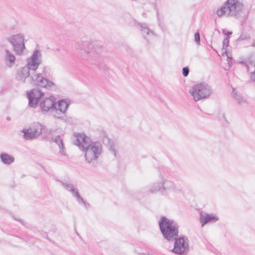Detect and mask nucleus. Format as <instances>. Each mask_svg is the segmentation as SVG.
<instances>
[{
	"label": "nucleus",
	"mask_w": 255,
	"mask_h": 255,
	"mask_svg": "<svg viewBox=\"0 0 255 255\" xmlns=\"http://www.w3.org/2000/svg\"><path fill=\"white\" fill-rule=\"evenodd\" d=\"M158 225L163 238L168 242L174 241L178 236L179 225L175 221L162 216L158 221Z\"/></svg>",
	"instance_id": "obj_1"
},
{
	"label": "nucleus",
	"mask_w": 255,
	"mask_h": 255,
	"mask_svg": "<svg viewBox=\"0 0 255 255\" xmlns=\"http://www.w3.org/2000/svg\"><path fill=\"white\" fill-rule=\"evenodd\" d=\"M76 48L82 54H88L89 60H98L101 58V54L103 52V47L98 44H93L89 41H81L76 44Z\"/></svg>",
	"instance_id": "obj_2"
},
{
	"label": "nucleus",
	"mask_w": 255,
	"mask_h": 255,
	"mask_svg": "<svg viewBox=\"0 0 255 255\" xmlns=\"http://www.w3.org/2000/svg\"><path fill=\"white\" fill-rule=\"evenodd\" d=\"M102 145L99 141L92 142L83 150L85 152L86 161L89 163H92L93 166L96 167V160L102 153Z\"/></svg>",
	"instance_id": "obj_3"
},
{
	"label": "nucleus",
	"mask_w": 255,
	"mask_h": 255,
	"mask_svg": "<svg viewBox=\"0 0 255 255\" xmlns=\"http://www.w3.org/2000/svg\"><path fill=\"white\" fill-rule=\"evenodd\" d=\"M189 93L193 97L195 101L208 98L212 93L211 87L205 83L195 85L189 90Z\"/></svg>",
	"instance_id": "obj_4"
},
{
	"label": "nucleus",
	"mask_w": 255,
	"mask_h": 255,
	"mask_svg": "<svg viewBox=\"0 0 255 255\" xmlns=\"http://www.w3.org/2000/svg\"><path fill=\"white\" fill-rule=\"evenodd\" d=\"M174 248L172 251L177 255H186L189 250V240L185 236L177 237L174 240Z\"/></svg>",
	"instance_id": "obj_5"
},
{
	"label": "nucleus",
	"mask_w": 255,
	"mask_h": 255,
	"mask_svg": "<svg viewBox=\"0 0 255 255\" xmlns=\"http://www.w3.org/2000/svg\"><path fill=\"white\" fill-rule=\"evenodd\" d=\"M43 126L36 122L31 125L28 128H24L21 132L22 137L26 140H31L37 138L42 133Z\"/></svg>",
	"instance_id": "obj_6"
},
{
	"label": "nucleus",
	"mask_w": 255,
	"mask_h": 255,
	"mask_svg": "<svg viewBox=\"0 0 255 255\" xmlns=\"http://www.w3.org/2000/svg\"><path fill=\"white\" fill-rule=\"evenodd\" d=\"M6 40L12 45L16 54H21L25 48L24 36L21 34L11 35L7 37Z\"/></svg>",
	"instance_id": "obj_7"
},
{
	"label": "nucleus",
	"mask_w": 255,
	"mask_h": 255,
	"mask_svg": "<svg viewBox=\"0 0 255 255\" xmlns=\"http://www.w3.org/2000/svg\"><path fill=\"white\" fill-rule=\"evenodd\" d=\"M227 15L237 17L243 8V4L238 0H227Z\"/></svg>",
	"instance_id": "obj_8"
},
{
	"label": "nucleus",
	"mask_w": 255,
	"mask_h": 255,
	"mask_svg": "<svg viewBox=\"0 0 255 255\" xmlns=\"http://www.w3.org/2000/svg\"><path fill=\"white\" fill-rule=\"evenodd\" d=\"M29 82L33 85H38L47 89H49L52 86H54V83L53 82L44 78L41 74L31 76Z\"/></svg>",
	"instance_id": "obj_9"
},
{
	"label": "nucleus",
	"mask_w": 255,
	"mask_h": 255,
	"mask_svg": "<svg viewBox=\"0 0 255 255\" xmlns=\"http://www.w3.org/2000/svg\"><path fill=\"white\" fill-rule=\"evenodd\" d=\"M39 107L43 113L53 114L55 109V99L53 96L42 99L39 103Z\"/></svg>",
	"instance_id": "obj_10"
},
{
	"label": "nucleus",
	"mask_w": 255,
	"mask_h": 255,
	"mask_svg": "<svg viewBox=\"0 0 255 255\" xmlns=\"http://www.w3.org/2000/svg\"><path fill=\"white\" fill-rule=\"evenodd\" d=\"M41 55L40 51L39 50H35L30 58L28 60L25 66L28 67L29 70L36 71L41 63V61L38 59Z\"/></svg>",
	"instance_id": "obj_11"
},
{
	"label": "nucleus",
	"mask_w": 255,
	"mask_h": 255,
	"mask_svg": "<svg viewBox=\"0 0 255 255\" xmlns=\"http://www.w3.org/2000/svg\"><path fill=\"white\" fill-rule=\"evenodd\" d=\"M75 136L76 139L74 141V144L78 146L79 148L82 151L93 142L89 137L87 136L83 133H78Z\"/></svg>",
	"instance_id": "obj_12"
},
{
	"label": "nucleus",
	"mask_w": 255,
	"mask_h": 255,
	"mask_svg": "<svg viewBox=\"0 0 255 255\" xmlns=\"http://www.w3.org/2000/svg\"><path fill=\"white\" fill-rule=\"evenodd\" d=\"M69 104L65 100H59L57 103L55 100V109H54V116L55 118L63 120V117L58 116L64 114L69 107Z\"/></svg>",
	"instance_id": "obj_13"
},
{
	"label": "nucleus",
	"mask_w": 255,
	"mask_h": 255,
	"mask_svg": "<svg viewBox=\"0 0 255 255\" xmlns=\"http://www.w3.org/2000/svg\"><path fill=\"white\" fill-rule=\"evenodd\" d=\"M99 137L102 139L103 143L107 145L109 150L116 157L117 156V151L115 149L114 141L109 137L107 133L104 130L100 131Z\"/></svg>",
	"instance_id": "obj_14"
},
{
	"label": "nucleus",
	"mask_w": 255,
	"mask_h": 255,
	"mask_svg": "<svg viewBox=\"0 0 255 255\" xmlns=\"http://www.w3.org/2000/svg\"><path fill=\"white\" fill-rule=\"evenodd\" d=\"M28 68L25 66L18 68L16 71V79L18 81L24 82L26 78L30 76V70Z\"/></svg>",
	"instance_id": "obj_15"
},
{
	"label": "nucleus",
	"mask_w": 255,
	"mask_h": 255,
	"mask_svg": "<svg viewBox=\"0 0 255 255\" xmlns=\"http://www.w3.org/2000/svg\"><path fill=\"white\" fill-rule=\"evenodd\" d=\"M219 220V218L217 216L213 214L205 213L201 214L200 221L202 227H203L206 224L215 223Z\"/></svg>",
	"instance_id": "obj_16"
},
{
	"label": "nucleus",
	"mask_w": 255,
	"mask_h": 255,
	"mask_svg": "<svg viewBox=\"0 0 255 255\" xmlns=\"http://www.w3.org/2000/svg\"><path fill=\"white\" fill-rule=\"evenodd\" d=\"M101 58L97 61L94 60V59H91L90 61L92 63L97 65L98 69L103 72L104 74L107 75L109 74L110 69L104 63V60L105 58L102 55V54H101Z\"/></svg>",
	"instance_id": "obj_17"
},
{
	"label": "nucleus",
	"mask_w": 255,
	"mask_h": 255,
	"mask_svg": "<svg viewBox=\"0 0 255 255\" xmlns=\"http://www.w3.org/2000/svg\"><path fill=\"white\" fill-rule=\"evenodd\" d=\"M0 160L4 164L10 165L14 162L15 158L6 152H2L0 154Z\"/></svg>",
	"instance_id": "obj_18"
},
{
	"label": "nucleus",
	"mask_w": 255,
	"mask_h": 255,
	"mask_svg": "<svg viewBox=\"0 0 255 255\" xmlns=\"http://www.w3.org/2000/svg\"><path fill=\"white\" fill-rule=\"evenodd\" d=\"M4 60L7 65L10 67L15 61V57L10 51L6 49Z\"/></svg>",
	"instance_id": "obj_19"
},
{
	"label": "nucleus",
	"mask_w": 255,
	"mask_h": 255,
	"mask_svg": "<svg viewBox=\"0 0 255 255\" xmlns=\"http://www.w3.org/2000/svg\"><path fill=\"white\" fill-rule=\"evenodd\" d=\"M159 176L161 179L162 185H163V188L164 191L168 190L172 188H173L174 187V184L173 182H172L171 181L168 180H164L163 178V176H162L161 171H160V168H159Z\"/></svg>",
	"instance_id": "obj_20"
},
{
	"label": "nucleus",
	"mask_w": 255,
	"mask_h": 255,
	"mask_svg": "<svg viewBox=\"0 0 255 255\" xmlns=\"http://www.w3.org/2000/svg\"><path fill=\"white\" fill-rule=\"evenodd\" d=\"M57 181L61 183L63 188L67 191L70 192L71 194H73L76 190L78 189L75 188L73 184L69 183L67 181H64L59 179H57Z\"/></svg>",
	"instance_id": "obj_21"
},
{
	"label": "nucleus",
	"mask_w": 255,
	"mask_h": 255,
	"mask_svg": "<svg viewBox=\"0 0 255 255\" xmlns=\"http://www.w3.org/2000/svg\"><path fill=\"white\" fill-rule=\"evenodd\" d=\"M52 139L58 145L61 154L64 155V146L61 137L60 135L54 136L52 137Z\"/></svg>",
	"instance_id": "obj_22"
},
{
	"label": "nucleus",
	"mask_w": 255,
	"mask_h": 255,
	"mask_svg": "<svg viewBox=\"0 0 255 255\" xmlns=\"http://www.w3.org/2000/svg\"><path fill=\"white\" fill-rule=\"evenodd\" d=\"M28 95H31L32 97L36 98V99L40 101L42 97L44 95V93L38 89H33L27 93Z\"/></svg>",
	"instance_id": "obj_23"
},
{
	"label": "nucleus",
	"mask_w": 255,
	"mask_h": 255,
	"mask_svg": "<svg viewBox=\"0 0 255 255\" xmlns=\"http://www.w3.org/2000/svg\"><path fill=\"white\" fill-rule=\"evenodd\" d=\"M138 25L140 26V31L142 32V34L145 38H146L145 35H149L150 33L153 34V31L149 29L146 23H138Z\"/></svg>",
	"instance_id": "obj_24"
},
{
	"label": "nucleus",
	"mask_w": 255,
	"mask_h": 255,
	"mask_svg": "<svg viewBox=\"0 0 255 255\" xmlns=\"http://www.w3.org/2000/svg\"><path fill=\"white\" fill-rule=\"evenodd\" d=\"M233 97L239 105H242L246 102V99L234 89H233Z\"/></svg>",
	"instance_id": "obj_25"
},
{
	"label": "nucleus",
	"mask_w": 255,
	"mask_h": 255,
	"mask_svg": "<svg viewBox=\"0 0 255 255\" xmlns=\"http://www.w3.org/2000/svg\"><path fill=\"white\" fill-rule=\"evenodd\" d=\"M151 193H154L156 192H159L163 194V188L162 181L159 183H156L153 184L149 190Z\"/></svg>",
	"instance_id": "obj_26"
},
{
	"label": "nucleus",
	"mask_w": 255,
	"mask_h": 255,
	"mask_svg": "<svg viewBox=\"0 0 255 255\" xmlns=\"http://www.w3.org/2000/svg\"><path fill=\"white\" fill-rule=\"evenodd\" d=\"M27 97L28 99V105L30 107L36 108L38 104L40 103V101L37 100L36 98L32 97L31 95L27 94Z\"/></svg>",
	"instance_id": "obj_27"
},
{
	"label": "nucleus",
	"mask_w": 255,
	"mask_h": 255,
	"mask_svg": "<svg viewBox=\"0 0 255 255\" xmlns=\"http://www.w3.org/2000/svg\"><path fill=\"white\" fill-rule=\"evenodd\" d=\"M226 5V2L219 8L217 10V14L219 17L223 16L225 14H227V8Z\"/></svg>",
	"instance_id": "obj_28"
},
{
	"label": "nucleus",
	"mask_w": 255,
	"mask_h": 255,
	"mask_svg": "<svg viewBox=\"0 0 255 255\" xmlns=\"http://www.w3.org/2000/svg\"><path fill=\"white\" fill-rule=\"evenodd\" d=\"M251 38L250 34L248 33L242 32L240 37L237 39V42L249 40Z\"/></svg>",
	"instance_id": "obj_29"
},
{
	"label": "nucleus",
	"mask_w": 255,
	"mask_h": 255,
	"mask_svg": "<svg viewBox=\"0 0 255 255\" xmlns=\"http://www.w3.org/2000/svg\"><path fill=\"white\" fill-rule=\"evenodd\" d=\"M230 38V36H227L226 37H225L223 41L222 49L223 50H225V53H227L226 50H227L228 46H229Z\"/></svg>",
	"instance_id": "obj_30"
},
{
	"label": "nucleus",
	"mask_w": 255,
	"mask_h": 255,
	"mask_svg": "<svg viewBox=\"0 0 255 255\" xmlns=\"http://www.w3.org/2000/svg\"><path fill=\"white\" fill-rule=\"evenodd\" d=\"M72 195L76 199L79 204H80V201H83V198L81 196L78 189Z\"/></svg>",
	"instance_id": "obj_31"
},
{
	"label": "nucleus",
	"mask_w": 255,
	"mask_h": 255,
	"mask_svg": "<svg viewBox=\"0 0 255 255\" xmlns=\"http://www.w3.org/2000/svg\"><path fill=\"white\" fill-rule=\"evenodd\" d=\"M72 195L76 199L79 204H80V201H83V198L81 196L78 189Z\"/></svg>",
	"instance_id": "obj_32"
},
{
	"label": "nucleus",
	"mask_w": 255,
	"mask_h": 255,
	"mask_svg": "<svg viewBox=\"0 0 255 255\" xmlns=\"http://www.w3.org/2000/svg\"><path fill=\"white\" fill-rule=\"evenodd\" d=\"M194 40L197 45L200 44V36L199 32H197L194 34Z\"/></svg>",
	"instance_id": "obj_33"
},
{
	"label": "nucleus",
	"mask_w": 255,
	"mask_h": 255,
	"mask_svg": "<svg viewBox=\"0 0 255 255\" xmlns=\"http://www.w3.org/2000/svg\"><path fill=\"white\" fill-rule=\"evenodd\" d=\"M189 73V69L188 67H183L182 69V74L184 77H187Z\"/></svg>",
	"instance_id": "obj_34"
},
{
	"label": "nucleus",
	"mask_w": 255,
	"mask_h": 255,
	"mask_svg": "<svg viewBox=\"0 0 255 255\" xmlns=\"http://www.w3.org/2000/svg\"><path fill=\"white\" fill-rule=\"evenodd\" d=\"M82 204L83 206L86 208V209L88 208L90 206V204L87 202L83 198V201H80V204Z\"/></svg>",
	"instance_id": "obj_35"
},
{
	"label": "nucleus",
	"mask_w": 255,
	"mask_h": 255,
	"mask_svg": "<svg viewBox=\"0 0 255 255\" xmlns=\"http://www.w3.org/2000/svg\"><path fill=\"white\" fill-rule=\"evenodd\" d=\"M14 219L18 222H19L20 223H21L22 225L25 226L27 227V224L23 220L20 219V218H14Z\"/></svg>",
	"instance_id": "obj_36"
},
{
	"label": "nucleus",
	"mask_w": 255,
	"mask_h": 255,
	"mask_svg": "<svg viewBox=\"0 0 255 255\" xmlns=\"http://www.w3.org/2000/svg\"><path fill=\"white\" fill-rule=\"evenodd\" d=\"M222 32L224 35H228V36L232 34V32L226 31L225 29H223Z\"/></svg>",
	"instance_id": "obj_37"
},
{
	"label": "nucleus",
	"mask_w": 255,
	"mask_h": 255,
	"mask_svg": "<svg viewBox=\"0 0 255 255\" xmlns=\"http://www.w3.org/2000/svg\"><path fill=\"white\" fill-rule=\"evenodd\" d=\"M251 46L253 47H255V39H254L253 42Z\"/></svg>",
	"instance_id": "obj_38"
},
{
	"label": "nucleus",
	"mask_w": 255,
	"mask_h": 255,
	"mask_svg": "<svg viewBox=\"0 0 255 255\" xmlns=\"http://www.w3.org/2000/svg\"><path fill=\"white\" fill-rule=\"evenodd\" d=\"M6 120H7V121H10V118L9 117H7L6 118Z\"/></svg>",
	"instance_id": "obj_39"
},
{
	"label": "nucleus",
	"mask_w": 255,
	"mask_h": 255,
	"mask_svg": "<svg viewBox=\"0 0 255 255\" xmlns=\"http://www.w3.org/2000/svg\"><path fill=\"white\" fill-rule=\"evenodd\" d=\"M157 16L158 17V19H159V17H158V12H157Z\"/></svg>",
	"instance_id": "obj_40"
},
{
	"label": "nucleus",
	"mask_w": 255,
	"mask_h": 255,
	"mask_svg": "<svg viewBox=\"0 0 255 255\" xmlns=\"http://www.w3.org/2000/svg\"><path fill=\"white\" fill-rule=\"evenodd\" d=\"M46 236H47V238H48V236L47 234H46Z\"/></svg>",
	"instance_id": "obj_41"
},
{
	"label": "nucleus",
	"mask_w": 255,
	"mask_h": 255,
	"mask_svg": "<svg viewBox=\"0 0 255 255\" xmlns=\"http://www.w3.org/2000/svg\"><path fill=\"white\" fill-rule=\"evenodd\" d=\"M46 236H47V238H48V236L47 234H46Z\"/></svg>",
	"instance_id": "obj_42"
},
{
	"label": "nucleus",
	"mask_w": 255,
	"mask_h": 255,
	"mask_svg": "<svg viewBox=\"0 0 255 255\" xmlns=\"http://www.w3.org/2000/svg\"><path fill=\"white\" fill-rule=\"evenodd\" d=\"M46 236H47V238H48V236L47 234H46Z\"/></svg>",
	"instance_id": "obj_43"
}]
</instances>
